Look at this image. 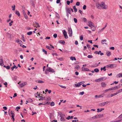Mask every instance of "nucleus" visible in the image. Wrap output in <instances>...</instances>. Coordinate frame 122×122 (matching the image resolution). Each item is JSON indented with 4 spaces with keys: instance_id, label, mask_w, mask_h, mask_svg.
<instances>
[{
    "instance_id": "obj_31",
    "label": "nucleus",
    "mask_w": 122,
    "mask_h": 122,
    "mask_svg": "<svg viewBox=\"0 0 122 122\" xmlns=\"http://www.w3.org/2000/svg\"><path fill=\"white\" fill-rule=\"evenodd\" d=\"M45 97H44L41 96H40L39 97L40 98L41 100H43L44 99Z\"/></svg>"
},
{
    "instance_id": "obj_51",
    "label": "nucleus",
    "mask_w": 122,
    "mask_h": 122,
    "mask_svg": "<svg viewBox=\"0 0 122 122\" xmlns=\"http://www.w3.org/2000/svg\"><path fill=\"white\" fill-rule=\"evenodd\" d=\"M80 5V3L79 2H76V6H79Z\"/></svg>"
},
{
    "instance_id": "obj_56",
    "label": "nucleus",
    "mask_w": 122,
    "mask_h": 122,
    "mask_svg": "<svg viewBox=\"0 0 122 122\" xmlns=\"http://www.w3.org/2000/svg\"><path fill=\"white\" fill-rule=\"evenodd\" d=\"M66 3L67 5H69L70 3V1L69 0H67L66 1Z\"/></svg>"
},
{
    "instance_id": "obj_54",
    "label": "nucleus",
    "mask_w": 122,
    "mask_h": 122,
    "mask_svg": "<svg viewBox=\"0 0 122 122\" xmlns=\"http://www.w3.org/2000/svg\"><path fill=\"white\" fill-rule=\"evenodd\" d=\"M10 67L9 66H6V68L8 70L10 68Z\"/></svg>"
},
{
    "instance_id": "obj_60",
    "label": "nucleus",
    "mask_w": 122,
    "mask_h": 122,
    "mask_svg": "<svg viewBox=\"0 0 122 122\" xmlns=\"http://www.w3.org/2000/svg\"><path fill=\"white\" fill-rule=\"evenodd\" d=\"M60 0H57L56 1V3L57 4H59L60 3Z\"/></svg>"
},
{
    "instance_id": "obj_24",
    "label": "nucleus",
    "mask_w": 122,
    "mask_h": 122,
    "mask_svg": "<svg viewBox=\"0 0 122 122\" xmlns=\"http://www.w3.org/2000/svg\"><path fill=\"white\" fill-rule=\"evenodd\" d=\"M107 41V40L106 39H104L102 40L101 41V43L102 44H104V43H103V42H106Z\"/></svg>"
},
{
    "instance_id": "obj_42",
    "label": "nucleus",
    "mask_w": 122,
    "mask_h": 122,
    "mask_svg": "<svg viewBox=\"0 0 122 122\" xmlns=\"http://www.w3.org/2000/svg\"><path fill=\"white\" fill-rule=\"evenodd\" d=\"M48 69L47 68L45 70V73L46 74H47L49 73V71H48Z\"/></svg>"
},
{
    "instance_id": "obj_44",
    "label": "nucleus",
    "mask_w": 122,
    "mask_h": 122,
    "mask_svg": "<svg viewBox=\"0 0 122 122\" xmlns=\"http://www.w3.org/2000/svg\"><path fill=\"white\" fill-rule=\"evenodd\" d=\"M80 67L79 65H77L76 66H75V68L76 69H78L79 68H80Z\"/></svg>"
},
{
    "instance_id": "obj_43",
    "label": "nucleus",
    "mask_w": 122,
    "mask_h": 122,
    "mask_svg": "<svg viewBox=\"0 0 122 122\" xmlns=\"http://www.w3.org/2000/svg\"><path fill=\"white\" fill-rule=\"evenodd\" d=\"M57 59V57L56 58ZM58 59L60 60V61H63V58H58Z\"/></svg>"
},
{
    "instance_id": "obj_15",
    "label": "nucleus",
    "mask_w": 122,
    "mask_h": 122,
    "mask_svg": "<svg viewBox=\"0 0 122 122\" xmlns=\"http://www.w3.org/2000/svg\"><path fill=\"white\" fill-rule=\"evenodd\" d=\"M101 86L102 87H104L106 86V84L104 82H102L101 83Z\"/></svg>"
},
{
    "instance_id": "obj_22",
    "label": "nucleus",
    "mask_w": 122,
    "mask_h": 122,
    "mask_svg": "<svg viewBox=\"0 0 122 122\" xmlns=\"http://www.w3.org/2000/svg\"><path fill=\"white\" fill-rule=\"evenodd\" d=\"M88 23L92 26L94 25V24L91 21H89L88 22Z\"/></svg>"
},
{
    "instance_id": "obj_53",
    "label": "nucleus",
    "mask_w": 122,
    "mask_h": 122,
    "mask_svg": "<svg viewBox=\"0 0 122 122\" xmlns=\"http://www.w3.org/2000/svg\"><path fill=\"white\" fill-rule=\"evenodd\" d=\"M93 56L92 55H88L87 56V57L89 58H92L93 57Z\"/></svg>"
},
{
    "instance_id": "obj_63",
    "label": "nucleus",
    "mask_w": 122,
    "mask_h": 122,
    "mask_svg": "<svg viewBox=\"0 0 122 122\" xmlns=\"http://www.w3.org/2000/svg\"><path fill=\"white\" fill-rule=\"evenodd\" d=\"M3 108L5 110H6L7 109V107L5 106L3 107Z\"/></svg>"
},
{
    "instance_id": "obj_36",
    "label": "nucleus",
    "mask_w": 122,
    "mask_h": 122,
    "mask_svg": "<svg viewBox=\"0 0 122 122\" xmlns=\"http://www.w3.org/2000/svg\"><path fill=\"white\" fill-rule=\"evenodd\" d=\"M42 51L45 53L46 54H47V51H46L44 49H42Z\"/></svg>"
},
{
    "instance_id": "obj_46",
    "label": "nucleus",
    "mask_w": 122,
    "mask_h": 122,
    "mask_svg": "<svg viewBox=\"0 0 122 122\" xmlns=\"http://www.w3.org/2000/svg\"><path fill=\"white\" fill-rule=\"evenodd\" d=\"M83 20L85 22H86L87 21V19L85 18H83Z\"/></svg>"
},
{
    "instance_id": "obj_64",
    "label": "nucleus",
    "mask_w": 122,
    "mask_h": 122,
    "mask_svg": "<svg viewBox=\"0 0 122 122\" xmlns=\"http://www.w3.org/2000/svg\"><path fill=\"white\" fill-rule=\"evenodd\" d=\"M122 121V119H120L118 120L115 121L116 122H121Z\"/></svg>"
},
{
    "instance_id": "obj_1",
    "label": "nucleus",
    "mask_w": 122,
    "mask_h": 122,
    "mask_svg": "<svg viewBox=\"0 0 122 122\" xmlns=\"http://www.w3.org/2000/svg\"><path fill=\"white\" fill-rule=\"evenodd\" d=\"M60 117H61V121L62 122L65 121V119L64 118L65 117V115L63 114L62 113H60Z\"/></svg>"
},
{
    "instance_id": "obj_30",
    "label": "nucleus",
    "mask_w": 122,
    "mask_h": 122,
    "mask_svg": "<svg viewBox=\"0 0 122 122\" xmlns=\"http://www.w3.org/2000/svg\"><path fill=\"white\" fill-rule=\"evenodd\" d=\"M22 40L24 42H25V38H24V35H22Z\"/></svg>"
},
{
    "instance_id": "obj_11",
    "label": "nucleus",
    "mask_w": 122,
    "mask_h": 122,
    "mask_svg": "<svg viewBox=\"0 0 122 122\" xmlns=\"http://www.w3.org/2000/svg\"><path fill=\"white\" fill-rule=\"evenodd\" d=\"M30 2L33 7H34L35 6V4L34 3L33 0H30Z\"/></svg>"
},
{
    "instance_id": "obj_61",
    "label": "nucleus",
    "mask_w": 122,
    "mask_h": 122,
    "mask_svg": "<svg viewBox=\"0 0 122 122\" xmlns=\"http://www.w3.org/2000/svg\"><path fill=\"white\" fill-rule=\"evenodd\" d=\"M20 86H21V87L24 86V83H20Z\"/></svg>"
},
{
    "instance_id": "obj_5",
    "label": "nucleus",
    "mask_w": 122,
    "mask_h": 122,
    "mask_svg": "<svg viewBox=\"0 0 122 122\" xmlns=\"http://www.w3.org/2000/svg\"><path fill=\"white\" fill-rule=\"evenodd\" d=\"M47 69H48V71H49V72L54 73L55 72L53 69L50 67H48Z\"/></svg>"
},
{
    "instance_id": "obj_34",
    "label": "nucleus",
    "mask_w": 122,
    "mask_h": 122,
    "mask_svg": "<svg viewBox=\"0 0 122 122\" xmlns=\"http://www.w3.org/2000/svg\"><path fill=\"white\" fill-rule=\"evenodd\" d=\"M54 105L55 103L53 102H52L50 104V105L51 106H54Z\"/></svg>"
},
{
    "instance_id": "obj_45",
    "label": "nucleus",
    "mask_w": 122,
    "mask_h": 122,
    "mask_svg": "<svg viewBox=\"0 0 122 122\" xmlns=\"http://www.w3.org/2000/svg\"><path fill=\"white\" fill-rule=\"evenodd\" d=\"M117 94V93H114L113 94H111V96H112V97H113V96H115Z\"/></svg>"
},
{
    "instance_id": "obj_13",
    "label": "nucleus",
    "mask_w": 122,
    "mask_h": 122,
    "mask_svg": "<svg viewBox=\"0 0 122 122\" xmlns=\"http://www.w3.org/2000/svg\"><path fill=\"white\" fill-rule=\"evenodd\" d=\"M91 28L92 30L93 31H95L96 29V27L94 25L91 27Z\"/></svg>"
},
{
    "instance_id": "obj_16",
    "label": "nucleus",
    "mask_w": 122,
    "mask_h": 122,
    "mask_svg": "<svg viewBox=\"0 0 122 122\" xmlns=\"http://www.w3.org/2000/svg\"><path fill=\"white\" fill-rule=\"evenodd\" d=\"M96 6L97 8L99 9H100V4L98 3V4H97L96 5Z\"/></svg>"
},
{
    "instance_id": "obj_62",
    "label": "nucleus",
    "mask_w": 122,
    "mask_h": 122,
    "mask_svg": "<svg viewBox=\"0 0 122 122\" xmlns=\"http://www.w3.org/2000/svg\"><path fill=\"white\" fill-rule=\"evenodd\" d=\"M103 94H102L100 95L99 96H98V98H99L100 97H103Z\"/></svg>"
},
{
    "instance_id": "obj_8",
    "label": "nucleus",
    "mask_w": 122,
    "mask_h": 122,
    "mask_svg": "<svg viewBox=\"0 0 122 122\" xmlns=\"http://www.w3.org/2000/svg\"><path fill=\"white\" fill-rule=\"evenodd\" d=\"M4 64L3 60L2 59H0V65L1 66H3Z\"/></svg>"
},
{
    "instance_id": "obj_47",
    "label": "nucleus",
    "mask_w": 122,
    "mask_h": 122,
    "mask_svg": "<svg viewBox=\"0 0 122 122\" xmlns=\"http://www.w3.org/2000/svg\"><path fill=\"white\" fill-rule=\"evenodd\" d=\"M53 36L54 38H56L57 36V34H54Z\"/></svg>"
},
{
    "instance_id": "obj_6",
    "label": "nucleus",
    "mask_w": 122,
    "mask_h": 122,
    "mask_svg": "<svg viewBox=\"0 0 122 122\" xmlns=\"http://www.w3.org/2000/svg\"><path fill=\"white\" fill-rule=\"evenodd\" d=\"M82 70L81 71H91L89 70L88 68H84L83 67H82Z\"/></svg>"
},
{
    "instance_id": "obj_23",
    "label": "nucleus",
    "mask_w": 122,
    "mask_h": 122,
    "mask_svg": "<svg viewBox=\"0 0 122 122\" xmlns=\"http://www.w3.org/2000/svg\"><path fill=\"white\" fill-rule=\"evenodd\" d=\"M104 5H105V3L103 2H102L101 3V4H100V7L103 6Z\"/></svg>"
},
{
    "instance_id": "obj_18",
    "label": "nucleus",
    "mask_w": 122,
    "mask_h": 122,
    "mask_svg": "<svg viewBox=\"0 0 122 122\" xmlns=\"http://www.w3.org/2000/svg\"><path fill=\"white\" fill-rule=\"evenodd\" d=\"M101 81H102V80L101 78L98 79H97L95 80V81L96 82H99Z\"/></svg>"
},
{
    "instance_id": "obj_12",
    "label": "nucleus",
    "mask_w": 122,
    "mask_h": 122,
    "mask_svg": "<svg viewBox=\"0 0 122 122\" xmlns=\"http://www.w3.org/2000/svg\"><path fill=\"white\" fill-rule=\"evenodd\" d=\"M59 42L60 43L64 45L65 43V41L63 40H61L59 41Z\"/></svg>"
},
{
    "instance_id": "obj_49",
    "label": "nucleus",
    "mask_w": 122,
    "mask_h": 122,
    "mask_svg": "<svg viewBox=\"0 0 122 122\" xmlns=\"http://www.w3.org/2000/svg\"><path fill=\"white\" fill-rule=\"evenodd\" d=\"M17 79V77L16 76H14L13 78V80H16Z\"/></svg>"
},
{
    "instance_id": "obj_9",
    "label": "nucleus",
    "mask_w": 122,
    "mask_h": 122,
    "mask_svg": "<svg viewBox=\"0 0 122 122\" xmlns=\"http://www.w3.org/2000/svg\"><path fill=\"white\" fill-rule=\"evenodd\" d=\"M116 66H117L115 64H110L109 67L112 68Z\"/></svg>"
},
{
    "instance_id": "obj_50",
    "label": "nucleus",
    "mask_w": 122,
    "mask_h": 122,
    "mask_svg": "<svg viewBox=\"0 0 122 122\" xmlns=\"http://www.w3.org/2000/svg\"><path fill=\"white\" fill-rule=\"evenodd\" d=\"M112 97L111 95L110 94H109L107 95L106 97L107 98H109Z\"/></svg>"
},
{
    "instance_id": "obj_19",
    "label": "nucleus",
    "mask_w": 122,
    "mask_h": 122,
    "mask_svg": "<svg viewBox=\"0 0 122 122\" xmlns=\"http://www.w3.org/2000/svg\"><path fill=\"white\" fill-rule=\"evenodd\" d=\"M101 79L102 81H104L107 79V77H103L101 78Z\"/></svg>"
},
{
    "instance_id": "obj_10",
    "label": "nucleus",
    "mask_w": 122,
    "mask_h": 122,
    "mask_svg": "<svg viewBox=\"0 0 122 122\" xmlns=\"http://www.w3.org/2000/svg\"><path fill=\"white\" fill-rule=\"evenodd\" d=\"M66 13H69L70 14H71V11L70 9V8H67L66 10Z\"/></svg>"
},
{
    "instance_id": "obj_25",
    "label": "nucleus",
    "mask_w": 122,
    "mask_h": 122,
    "mask_svg": "<svg viewBox=\"0 0 122 122\" xmlns=\"http://www.w3.org/2000/svg\"><path fill=\"white\" fill-rule=\"evenodd\" d=\"M103 114H99L98 115H97V117H98V118H100V117H103Z\"/></svg>"
},
{
    "instance_id": "obj_28",
    "label": "nucleus",
    "mask_w": 122,
    "mask_h": 122,
    "mask_svg": "<svg viewBox=\"0 0 122 122\" xmlns=\"http://www.w3.org/2000/svg\"><path fill=\"white\" fill-rule=\"evenodd\" d=\"M104 6L102 7V9H106L107 8V5H104Z\"/></svg>"
},
{
    "instance_id": "obj_48",
    "label": "nucleus",
    "mask_w": 122,
    "mask_h": 122,
    "mask_svg": "<svg viewBox=\"0 0 122 122\" xmlns=\"http://www.w3.org/2000/svg\"><path fill=\"white\" fill-rule=\"evenodd\" d=\"M28 101H29V102H32L33 101L30 98L28 99Z\"/></svg>"
},
{
    "instance_id": "obj_58",
    "label": "nucleus",
    "mask_w": 122,
    "mask_h": 122,
    "mask_svg": "<svg viewBox=\"0 0 122 122\" xmlns=\"http://www.w3.org/2000/svg\"><path fill=\"white\" fill-rule=\"evenodd\" d=\"M64 37H65V39H67L68 38V36L67 35V34H66V35H64Z\"/></svg>"
},
{
    "instance_id": "obj_39",
    "label": "nucleus",
    "mask_w": 122,
    "mask_h": 122,
    "mask_svg": "<svg viewBox=\"0 0 122 122\" xmlns=\"http://www.w3.org/2000/svg\"><path fill=\"white\" fill-rule=\"evenodd\" d=\"M63 34L64 35L67 34V32L65 31V30H63Z\"/></svg>"
},
{
    "instance_id": "obj_37",
    "label": "nucleus",
    "mask_w": 122,
    "mask_h": 122,
    "mask_svg": "<svg viewBox=\"0 0 122 122\" xmlns=\"http://www.w3.org/2000/svg\"><path fill=\"white\" fill-rule=\"evenodd\" d=\"M15 5H14V6H12V10H15Z\"/></svg>"
},
{
    "instance_id": "obj_7",
    "label": "nucleus",
    "mask_w": 122,
    "mask_h": 122,
    "mask_svg": "<svg viewBox=\"0 0 122 122\" xmlns=\"http://www.w3.org/2000/svg\"><path fill=\"white\" fill-rule=\"evenodd\" d=\"M82 84L81 83V82H79L78 83L75 84V85L76 87H79Z\"/></svg>"
},
{
    "instance_id": "obj_29",
    "label": "nucleus",
    "mask_w": 122,
    "mask_h": 122,
    "mask_svg": "<svg viewBox=\"0 0 122 122\" xmlns=\"http://www.w3.org/2000/svg\"><path fill=\"white\" fill-rule=\"evenodd\" d=\"M94 71L96 72H98L99 71V70L98 68H96L94 69Z\"/></svg>"
},
{
    "instance_id": "obj_40",
    "label": "nucleus",
    "mask_w": 122,
    "mask_h": 122,
    "mask_svg": "<svg viewBox=\"0 0 122 122\" xmlns=\"http://www.w3.org/2000/svg\"><path fill=\"white\" fill-rule=\"evenodd\" d=\"M16 41L17 42V43H19V42L20 43V42L21 43H22V41L21 40H19V39L17 40V41Z\"/></svg>"
},
{
    "instance_id": "obj_27",
    "label": "nucleus",
    "mask_w": 122,
    "mask_h": 122,
    "mask_svg": "<svg viewBox=\"0 0 122 122\" xmlns=\"http://www.w3.org/2000/svg\"><path fill=\"white\" fill-rule=\"evenodd\" d=\"M117 76L119 77H122V73H119L117 75Z\"/></svg>"
},
{
    "instance_id": "obj_17",
    "label": "nucleus",
    "mask_w": 122,
    "mask_h": 122,
    "mask_svg": "<svg viewBox=\"0 0 122 122\" xmlns=\"http://www.w3.org/2000/svg\"><path fill=\"white\" fill-rule=\"evenodd\" d=\"M55 15L56 17L59 19L60 17L58 14L56 12H55Z\"/></svg>"
},
{
    "instance_id": "obj_52",
    "label": "nucleus",
    "mask_w": 122,
    "mask_h": 122,
    "mask_svg": "<svg viewBox=\"0 0 122 122\" xmlns=\"http://www.w3.org/2000/svg\"><path fill=\"white\" fill-rule=\"evenodd\" d=\"M86 5H84L83 7V9L84 10H85L86 8Z\"/></svg>"
},
{
    "instance_id": "obj_21",
    "label": "nucleus",
    "mask_w": 122,
    "mask_h": 122,
    "mask_svg": "<svg viewBox=\"0 0 122 122\" xmlns=\"http://www.w3.org/2000/svg\"><path fill=\"white\" fill-rule=\"evenodd\" d=\"M106 54L107 56H109L111 55V53L110 51H108V52H107Z\"/></svg>"
},
{
    "instance_id": "obj_2",
    "label": "nucleus",
    "mask_w": 122,
    "mask_h": 122,
    "mask_svg": "<svg viewBox=\"0 0 122 122\" xmlns=\"http://www.w3.org/2000/svg\"><path fill=\"white\" fill-rule=\"evenodd\" d=\"M68 34L70 35V36L71 35L72 36V32L71 28V27H68Z\"/></svg>"
},
{
    "instance_id": "obj_14",
    "label": "nucleus",
    "mask_w": 122,
    "mask_h": 122,
    "mask_svg": "<svg viewBox=\"0 0 122 122\" xmlns=\"http://www.w3.org/2000/svg\"><path fill=\"white\" fill-rule=\"evenodd\" d=\"M15 14L18 16H20V14L18 11H16L15 12Z\"/></svg>"
},
{
    "instance_id": "obj_38",
    "label": "nucleus",
    "mask_w": 122,
    "mask_h": 122,
    "mask_svg": "<svg viewBox=\"0 0 122 122\" xmlns=\"http://www.w3.org/2000/svg\"><path fill=\"white\" fill-rule=\"evenodd\" d=\"M92 118H93V119L98 118V117H97V115H96L94 116V117H92Z\"/></svg>"
},
{
    "instance_id": "obj_33",
    "label": "nucleus",
    "mask_w": 122,
    "mask_h": 122,
    "mask_svg": "<svg viewBox=\"0 0 122 122\" xmlns=\"http://www.w3.org/2000/svg\"><path fill=\"white\" fill-rule=\"evenodd\" d=\"M46 47L49 50H51V48L49 46H46Z\"/></svg>"
},
{
    "instance_id": "obj_20",
    "label": "nucleus",
    "mask_w": 122,
    "mask_h": 122,
    "mask_svg": "<svg viewBox=\"0 0 122 122\" xmlns=\"http://www.w3.org/2000/svg\"><path fill=\"white\" fill-rule=\"evenodd\" d=\"M36 82H37L41 83H43L44 82V81L41 80H37L36 81Z\"/></svg>"
},
{
    "instance_id": "obj_59",
    "label": "nucleus",
    "mask_w": 122,
    "mask_h": 122,
    "mask_svg": "<svg viewBox=\"0 0 122 122\" xmlns=\"http://www.w3.org/2000/svg\"><path fill=\"white\" fill-rule=\"evenodd\" d=\"M110 49L114 50L115 49V48L114 47H111L110 48Z\"/></svg>"
},
{
    "instance_id": "obj_32",
    "label": "nucleus",
    "mask_w": 122,
    "mask_h": 122,
    "mask_svg": "<svg viewBox=\"0 0 122 122\" xmlns=\"http://www.w3.org/2000/svg\"><path fill=\"white\" fill-rule=\"evenodd\" d=\"M32 34V32L31 31H30L28 32L27 33V35H31Z\"/></svg>"
},
{
    "instance_id": "obj_55",
    "label": "nucleus",
    "mask_w": 122,
    "mask_h": 122,
    "mask_svg": "<svg viewBox=\"0 0 122 122\" xmlns=\"http://www.w3.org/2000/svg\"><path fill=\"white\" fill-rule=\"evenodd\" d=\"M84 94V92H81L79 93V94L80 95H83Z\"/></svg>"
},
{
    "instance_id": "obj_3",
    "label": "nucleus",
    "mask_w": 122,
    "mask_h": 122,
    "mask_svg": "<svg viewBox=\"0 0 122 122\" xmlns=\"http://www.w3.org/2000/svg\"><path fill=\"white\" fill-rule=\"evenodd\" d=\"M109 103V102L108 101H107L106 102H102V103H100L99 104V106L101 107H102L104 106L106 104H108Z\"/></svg>"
},
{
    "instance_id": "obj_57",
    "label": "nucleus",
    "mask_w": 122,
    "mask_h": 122,
    "mask_svg": "<svg viewBox=\"0 0 122 122\" xmlns=\"http://www.w3.org/2000/svg\"><path fill=\"white\" fill-rule=\"evenodd\" d=\"M25 18L26 19H28V17L27 15H24Z\"/></svg>"
},
{
    "instance_id": "obj_35",
    "label": "nucleus",
    "mask_w": 122,
    "mask_h": 122,
    "mask_svg": "<svg viewBox=\"0 0 122 122\" xmlns=\"http://www.w3.org/2000/svg\"><path fill=\"white\" fill-rule=\"evenodd\" d=\"M80 39L81 40H82L83 39V35H81L80 37Z\"/></svg>"
},
{
    "instance_id": "obj_4",
    "label": "nucleus",
    "mask_w": 122,
    "mask_h": 122,
    "mask_svg": "<svg viewBox=\"0 0 122 122\" xmlns=\"http://www.w3.org/2000/svg\"><path fill=\"white\" fill-rule=\"evenodd\" d=\"M12 111H11L10 113V114H11L12 115V116H11V119L13 121V122H14L15 121V118H14V117L15 116V114L12 112Z\"/></svg>"
},
{
    "instance_id": "obj_26",
    "label": "nucleus",
    "mask_w": 122,
    "mask_h": 122,
    "mask_svg": "<svg viewBox=\"0 0 122 122\" xmlns=\"http://www.w3.org/2000/svg\"><path fill=\"white\" fill-rule=\"evenodd\" d=\"M71 59L72 60V61L73 60H74L75 61L76 60V58L74 57H71Z\"/></svg>"
},
{
    "instance_id": "obj_41",
    "label": "nucleus",
    "mask_w": 122,
    "mask_h": 122,
    "mask_svg": "<svg viewBox=\"0 0 122 122\" xmlns=\"http://www.w3.org/2000/svg\"><path fill=\"white\" fill-rule=\"evenodd\" d=\"M74 21L75 23H77V20L76 18H74Z\"/></svg>"
}]
</instances>
